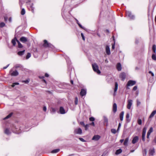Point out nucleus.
Returning a JSON list of instances; mask_svg holds the SVG:
<instances>
[{"mask_svg":"<svg viewBox=\"0 0 156 156\" xmlns=\"http://www.w3.org/2000/svg\"><path fill=\"white\" fill-rule=\"evenodd\" d=\"M10 75L12 76H16L19 75V73L16 70L13 71L11 69L9 72Z\"/></svg>","mask_w":156,"mask_h":156,"instance_id":"7ed1b4c3","label":"nucleus"},{"mask_svg":"<svg viewBox=\"0 0 156 156\" xmlns=\"http://www.w3.org/2000/svg\"><path fill=\"white\" fill-rule=\"evenodd\" d=\"M137 89V87L136 86H134L133 88V90H136Z\"/></svg>","mask_w":156,"mask_h":156,"instance_id":"864d4df0","label":"nucleus"},{"mask_svg":"<svg viewBox=\"0 0 156 156\" xmlns=\"http://www.w3.org/2000/svg\"><path fill=\"white\" fill-rule=\"evenodd\" d=\"M104 123H106V126H107L108 123V118L106 117L105 116H104Z\"/></svg>","mask_w":156,"mask_h":156,"instance_id":"aec40b11","label":"nucleus"},{"mask_svg":"<svg viewBox=\"0 0 156 156\" xmlns=\"http://www.w3.org/2000/svg\"><path fill=\"white\" fill-rule=\"evenodd\" d=\"M9 21L10 22H12V18L11 17H10L9 18Z\"/></svg>","mask_w":156,"mask_h":156,"instance_id":"052dcab7","label":"nucleus"},{"mask_svg":"<svg viewBox=\"0 0 156 156\" xmlns=\"http://www.w3.org/2000/svg\"><path fill=\"white\" fill-rule=\"evenodd\" d=\"M78 102V99L77 97H76L75 99V104L76 105L77 104Z\"/></svg>","mask_w":156,"mask_h":156,"instance_id":"58836bf2","label":"nucleus"},{"mask_svg":"<svg viewBox=\"0 0 156 156\" xmlns=\"http://www.w3.org/2000/svg\"><path fill=\"white\" fill-rule=\"evenodd\" d=\"M43 46L45 48H49L51 47L52 45L51 43H48L47 40H44Z\"/></svg>","mask_w":156,"mask_h":156,"instance_id":"f03ea898","label":"nucleus"},{"mask_svg":"<svg viewBox=\"0 0 156 156\" xmlns=\"http://www.w3.org/2000/svg\"><path fill=\"white\" fill-rule=\"evenodd\" d=\"M146 131V128H144L143 129L142 134V140L143 141H145V137Z\"/></svg>","mask_w":156,"mask_h":156,"instance_id":"423d86ee","label":"nucleus"},{"mask_svg":"<svg viewBox=\"0 0 156 156\" xmlns=\"http://www.w3.org/2000/svg\"><path fill=\"white\" fill-rule=\"evenodd\" d=\"M149 73L150 74H151L152 76H154V73L151 71H149Z\"/></svg>","mask_w":156,"mask_h":156,"instance_id":"3c124183","label":"nucleus"},{"mask_svg":"<svg viewBox=\"0 0 156 156\" xmlns=\"http://www.w3.org/2000/svg\"><path fill=\"white\" fill-rule=\"evenodd\" d=\"M9 66V64H8V65H7V66H5V67H4L3 68V69H6L8 66Z\"/></svg>","mask_w":156,"mask_h":156,"instance_id":"bf43d9fd","label":"nucleus"},{"mask_svg":"<svg viewBox=\"0 0 156 156\" xmlns=\"http://www.w3.org/2000/svg\"><path fill=\"white\" fill-rule=\"evenodd\" d=\"M138 123L139 125H141L142 123V121L140 119H139L138 120Z\"/></svg>","mask_w":156,"mask_h":156,"instance_id":"ea45409f","label":"nucleus"},{"mask_svg":"<svg viewBox=\"0 0 156 156\" xmlns=\"http://www.w3.org/2000/svg\"><path fill=\"white\" fill-rule=\"evenodd\" d=\"M115 43L114 42V44L112 45V48L113 49H114L115 48Z\"/></svg>","mask_w":156,"mask_h":156,"instance_id":"5fc2aeb1","label":"nucleus"},{"mask_svg":"<svg viewBox=\"0 0 156 156\" xmlns=\"http://www.w3.org/2000/svg\"><path fill=\"white\" fill-rule=\"evenodd\" d=\"M89 126V125L88 124L85 125V126H84V127L85 128V129L86 130H87V128Z\"/></svg>","mask_w":156,"mask_h":156,"instance_id":"37998d69","label":"nucleus"},{"mask_svg":"<svg viewBox=\"0 0 156 156\" xmlns=\"http://www.w3.org/2000/svg\"><path fill=\"white\" fill-rule=\"evenodd\" d=\"M25 13V10L24 9H23L21 11V13L22 15H24Z\"/></svg>","mask_w":156,"mask_h":156,"instance_id":"473e14b6","label":"nucleus"},{"mask_svg":"<svg viewBox=\"0 0 156 156\" xmlns=\"http://www.w3.org/2000/svg\"><path fill=\"white\" fill-rule=\"evenodd\" d=\"M80 124H81L82 125H83V126H85V124L83 122H80Z\"/></svg>","mask_w":156,"mask_h":156,"instance_id":"603ef678","label":"nucleus"},{"mask_svg":"<svg viewBox=\"0 0 156 156\" xmlns=\"http://www.w3.org/2000/svg\"><path fill=\"white\" fill-rule=\"evenodd\" d=\"M90 125H92L93 126H95L94 123V122H92L90 124Z\"/></svg>","mask_w":156,"mask_h":156,"instance_id":"13d9d810","label":"nucleus"},{"mask_svg":"<svg viewBox=\"0 0 156 156\" xmlns=\"http://www.w3.org/2000/svg\"><path fill=\"white\" fill-rule=\"evenodd\" d=\"M82 133V130L80 128L76 129L74 131V133L75 134H81Z\"/></svg>","mask_w":156,"mask_h":156,"instance_id":"39448f33","label":"nucleus"},{"mask_svg":"<svg viewBox=\"0 0 156 156\" xmlns=\"http://www.w3.org/2000/svg\"><path fill=\"white\" fill-rule=\"evenodd\" d=\"M153 131V128L152 127H151L147 132V138H149V136L150 135L151 133Z\"/></svg>","mask_w":156,"mask_h":156,"instance_id":"4468645a","label":"nucleus"},{"mask_svg":"<svg viewBox=\"0 0 156 156\" xmlns=\"http://www.w3.org/2000/svg\"><path fill=\"white\" fill-rule=\"evenodd\" d=\"M154 141L155 143H156V137L154 139Z\"/></svg>","mask_w":156,"mask_h":156,"instance_id":"69168bd1","label":"nucleus"},{"mask_svg":"<svg viewBox=\"0 0 156 156\" xmlns=\"http://www.w3.org/2000/svg\"><path fill=\"white\" fill-rule=\"evenodd\" d=\"M43 110L45 112L46 111V107H44L43 108Z\"/></svg>","mask_w":156,"mask_h":156,"instance_id":"4d7b16f0","label":"nucleus"},{"mask_svg":"<svg viewBox=\"0 0 156 156\" xmlns=\"http://www.w3.org/2000/svg\"><path fill=\"white\" fill-rule=\"evenodd\" d=\"M70 82L72 84H73V80H71L70 81Z\"/></svg>","mask_w":156,"mask_h":156,"instance_id":"338daca9","label":"nucleus"},{"mask_svg":"<svg viewBox=\"0 0 156 156\" xmlns=\"http://www.w3.org/2000/svg\"><path fill=\"white\" fill-rule=\"evenodd\" d=\"M20 40L23 43H25L27 41V39L25 37H22L20 39Z\"/></svg>","mask_w":156,"mask_h":156,"instance_id":"9b49d317","label":"nucleus"},{"mask_svg":"<svg viewBox=\"0 0 156 156\" xmlns=\"http://www.w3.org/2000/svg\"><path fill=\"white\" fill-rule=\"evenodd\" d=\"M136 102H137V106H138L140 104V103H141L140 102V101H139L138 100H137Z\"/></svg>","mask_w":156,"mask_h":156,"instance_id":"79ce46f5","label":"nucleus"},{"mask_svg":"<svg viewBox=\"0 0 156 156\" xmlns=\"http://www.w3.org/2000/svg\"><path fill=\"white\" fill-rule=\"evenodd\" d=\"M89 120L90 121H93L95 119L94 117H91L90 118Z\"/></svg>","mask_w":156,"mask_h":156,"instance_id":"a19ab883","label":"nucleus"},{"mask_svg":"<svg viewBox=\"0 0 156 156\" xmlns=\"http://www.w3.org/2000/svg\"><path fill=\"white\" fill-rule=\"evenodd\" d=\"M129 113H127L126 115V118L128 119L129 118Z\"/></svg>","mask_w":156,"mask_h":156,"instance_id":"8fccbe9b","label":"nucleus"},{"mask_svg":"<svg viewBox=\"0 0 156 156\" xmlns=\"http://www.w3.org/2000/svg\"><path fill=\"white\" fill-rule=\"evenodd\" d=\"M79 139L80 141L82 142H84L85 141V140L82 138H79Z\"/></svg>","mask_w":156,"mask_h":156,"instance_id":"de8ad7c7","label":"nucleus"},{"mask_svg":"<svg viewBox=\"0 0 156 156\" xmlns=\"http://www.w3.org/2000/svg\"><path fill=\"white\" fill-rule=\"evenodd\" d=\"M121 126V124L120 123H119L118 127V129H117L118 131L119 130V129L120 127Z\"/></svg>","mask_w":156,"mask_h":156,"instance_id":"6e6d98bb","label":"nucleus"},{"mask_svg":"<svg viewBox=\"0 0 156 156\" xmlns=\"http://www.w3.org/2000/svg\"><path fill=\"white\" fill-rule=\"evenodd\" d=\"M80 94L82 96L85 95L86 94V90L84 89H82Z\"/></svg>","mask_w":156,"mask_h":156,"instance_id":"ddd939ff","label":"nucleus"},{"mask_svg":"<svg viewBox=\"0 0 156 156\" xmlns=\"http://www.w3.org/2000/svg\"><path fill=\"white\" fill-rule=\"evenodd\" d=\"M126 15L128 17H129L131 19H133L134 18V16L132 15L131 12L128 11H126Z\"/></svg>","mask_w":156,"mask_h":156,"instance_id":"6e6552de","label":"nucleus"},{"mask_svg":"<svg viewBox=\"0 0 156 156\" xmlns=\"http://www.w3.org/2000/svg\"><path fill=\"white\" fill-rule=\"evenodd\" d=\"M139 140V137L138 136H136L134 137L132 141V143L134 144L137 142Z\"/></svg>","mask_w":156,"mask_h":156,"instance_id":"9d476101","label":"nucleus"},{"mask_svg":"<svg viewBox=\"0 0 156 156\" xmlns=\"http://www.w3.org/2000/svg\"><path fill=\"white\" fill-rule=\"evenodd\" d=\"M105 51L107 55H109L110 54L109 47L108 46H106L105 48Z\"/></svg>","mask_w":156,"mask_h":156,"instance_id":"2eb2a0df","label":"nucleus"},{"mask_svg":"<svg viewBox=\"0 0 156 156\" xmlns=\"http://www.w3.org/2000/svg\"><path fill=\"white\" fill-rule=\"evenodd\" d=\"M29 82V80H23L22 81L23 82L25 83H28Z\"/></svg>","mask_w":156,"mask_h":156,"instance_id":"c03bdc74","label":"nucleus"},{"mask_svg":"<svg viewBox=\"0 0 156 156\" xmlns=\"http://www.w3.org/2000/svg\"><path fill=\"white\" fill-rule=\"evenodd\" d=\"M136 82L135 81L130 80L128 81L127 85L128 86H132L135 84Z\"/></svg>","mask_w":156,"mask_h":156,"instance_id":"0eeeda50","label":"nucleus"},{"mask_svg":"<svg viewBox=\"0 0 156 156\" xmlns=\"http://www.w3.org/2000/svg\"><path fill=\"white\" fill-rule=\"evenodd\" d=\"M92 68L94 71L98 74H100L101 72L98 69V67L96 63H94L92 65Z\"/></svg>","mask_w":156,"mask_h":156,"instance_id":"f257e3e1","label":"nucleus"},{"mask_svg":"<svg viewBox=\"0 0 156 156\" xmlns=\"http://www.w3.org/2000/svg\"><path fill=\"white\" fill-rule=\"evenodd\" d=\"M117 105L116 103H115L113 105V110L114 112H115L117 111Z\"/></svg>","mask_w":156,"mask_h":156,"instance_id":"f3484780","label":"nucleus"},{"mask_svg":"<svg viewBox=\"0 0 156 156\" xmlns=\"http://www.w3.org/2000/svg\"><path fill=\"white\" fill-rule=\"evenodd\" d=\"M45 76L46 77H48L49 76L48 74L47 73H45Z\"/></svg>","mask_w":156,"mask_h":156,"instance_id":"e2e57ef3","label":"nucleus"},{"mask_svg":"<svg viewBox=\"0 0 156 156\" xmlns=\"http://www.w3.org/2000/svg\"><path fill=\"white\" fill-rule=\"evenodd\" d=\"M17 41L18 44V46L19 48H22L23 47L22 45L21 44V43L18 41L17 40Z\"/></svg>","mask_w":156,"mask_h":156,"instance_id":"c756f323","label":"nucleus"},{"mask_svg":"<svg viewBox=\"0 0 156 156\" xmlns=\"http://www.w3.org/2000/svg\"><path fill=\"white\" fill-rule=\"evenodd\" d=\"M31 56V54L30 53H28L26 56V58L27 59H28Z\"/></svg>","mask_w":156,"mask_h":156,"instance_id":"f704fd0d","label":"nucleus"},{"mask_svg":"<svg viewBox=\"0 0 156 156\" xmlns=\"http://www.w3.org/2000/svg\"><path fill=\"white\" fill-rule=\"evenodd\" d=\"M128 141H129V138H126L125 139V140L124 141V143H123L124 145L125 146H127V143L128 142Z\"/></svg>","mask_w":156,"mask_h":156,"instance_id":"5701e85b","label":"nucleus"},{"mask_svg":"<svg viewBox=\"0 0 156 156\" xmlns=\"http://www.w3.org/2000/svg\"><path fill=\"white\" fill-rule=\"evenodd\" d=\"M17 40L16 38H14V39H12V44L14 46L16 44V41H17Z\"/></svg>","mask_w":156,"mask_h":156,"instance_id":"bb28decb","label":"nucleus"},{"mask_svg":"<svg viewBox=\"0 0 156 156\" xmlns=\"http://www.w3.org/2000/svg\"><path fill=\"white\" fill-rule=\"evenodd\" d=\"M51 112L54 113L55 112V110L54 108H51Z\"/></svg>","mask_w":156,"mask_h":156,"instance_id":"a18cd8bd","label":"nucleus"},{"mask_svg":"<svg viewBox=\"0 0 156 156\" xmlns=\"http://www.w3.org/2000/svg\"><path fill=\"white\" fill-rule=\"evenodd\" d=\"M118 85L117 82L115 83V88L114 90V91L115 93V92L118 89Z\"/></svg>","mask_w":156,"mask_h":156,"instance_id":"b1692460","label":"nucleus"},{"mask_svg":"<svg viewBox=\"0 0 156 156\" xmlns=\"http://www.w3.org/2000/svg\"><path fill=\"white\" fill-rule=\"evenodd\" d=\"M60 150L59 149L53 150L51 152L52 153H55L58 152Z\"/></svg>","mask_w":156,"mask_h":156,"instance_id":"c85d7f7f","label":"nucleus"},{"mask_svg":"<svg viewBox=\"0 0 156 156\" xmlns=\"http://www.w3.org/2000/svg\"><path fill=\"white\" fill-rule=\"evenodd\" d=\"M60 113L62 114H63L65 113V111L64 109L62 107H60Z\"/></svg>","mask_w":156,"mask_h":156,"instance_id":"6ab92c4d","label":"nucleus"},{"mask_svg":"<svg viewBox=\"0 0 156 156\" xmlns=\"http://www.w3.org/2000/svg\"><path fill=\"white\" fill-rule=\"evenodd\" d=\"M156 113V110L153 111L150 115L149 118H151L154 116L155 114Z\"/></svg>","mask_w":156,"mask_h":156,"instance_id":"412c9836","label":"nucleus"},{"mask_svg":"<svg viewBox=\"0 0 156 156\" xmlns=\"http://www.w3.org/2000/svg\"><path fill=\"white\" fill-rule=\"evenodd\" d=\"M5 133L6 134H9L10 133V132L9 129H6L5 130Z\"/></svg>","mask_w":156,"mask_h":156,"instance_id":"393cba45","label":"nucleus"},{"mask_svg":"<svg viewBox=\"0 0 156 156\" xmlns=\"http://www.w3.org/2000/svg\"><path fill=\"white\" fill-rule=\"evenodd\" d=\"M76 21H77V23H78V24L79 26H80V27L81 28H82L83 29V27H82L81 25L80 24H79V23H78V21L76 20Z\"/></svg>","mask_w":156,"mask_h":156,"instance_id":"09e8293b","label":"nucleus"},{"mask_svg":"<svg viewBox=\"0 0 156 156\" xmlns=\"http://www.w3.org/2000/svg\"><path fill=\"white\" fill-rule=\"evenodd\" d=\"M111 131L112 133L114 134L116 132V130L115 129H111Z\"/></svg>","mask_w":156,"mask_h":156,"instance_id":"e433bc0d","label":"nucleus"},{"mask_svg":"<svg viewBox=\"0 0 156 156\" xmlns=\"http://www.w3.org/2000/svg\"><path fill=\"white\" fill-rule=\"evenodd\" d=\"M152 49L154 52L155 53L156 50V46L155 45H153L152 47Z\"/></svg>","mask_w":156,"mask_h":156,"instance_id":"2f4dec72","label":"nucleus"},{"mask_svg":"<svg viewBox=\"0 0 156 156\" xmlns=\"http://www.w3.org/2000/svg\"><path fill=\"white\" fill-rule=\"evenodd\" d=\"M25 51V50L21 51H20L18 52L17 54L21 56L24 54Z\"/></svg>","mask_w":156,"mask_h":156,"instance_id":"4be33fe9","label":"nucleus"},{"mask_svg":"<svg viewBox=\"0 0 156 156\" xmlns=\"http://www.w3.org/2000/svg\"><path fill=\"white\" fill-rule=\"evenodd\" d=\"M154 152V149H151L149 151V154L151 155H153Z\"/></svg>","mask_w":156,"mask_h":156,"instance_id":"a878e982","label":"nucleus"},{"mask_svg":"<svg viewBox=\"0 0 156 156\" xmlns=\"http://www.w3.org/2000/svg\"><path fill=\"white\" fill-rule=\"evenodd\" d=\"M105 62L106 63H108V61L107 59L105 60Z\"/></svg>","mask_w":156,"mask_h":156,"instance_id":"774afa93","label":"nucleus"},{"mask_svg":"<svg viewBox=\"0 0 156 156\" xmlns=\"http://www.w3.org/2000/svg\"><path fill=\"white\" fill-rule=\"evenodd\" d=\"M81 36L82 37L83 40V41H84L85 40V38H84V36L83 35V34L82 33H81Z\"/></svg>","mask_w":156,"mask_h":156,"instance_id":"49530a36","label":"nucleus"},{"mask_svg":"<svg viewBox=\"0 0 156 156\" xmlns=\"http://www.w3.org/2000/svg\"><path fill=\"white\" fill-rule=\"evenodd\" d=\"M12 113H10L7 116H6L5 118H4V119H8L12 115Z\"/></svg>","mask_w":156,"mask_h":156,"instance_id":"7c9ffc66","label":"nucleus"},{"mask_svg":"<svg viewBox=\"0 0 156 156\" xmlns=\"http://www.w3.org/2000/svg\"><path fill=\"white\" fill-rule=\"evenodd\" d=\"M122 152V150L121 149H119L116 151V152H115V154H118L120 153H121Z\"/></svg>","mask_w":156,"mask_h":156,"instance_id":"cd10ccee","label":"nucleus"},{"mask_svg":"<svg viewBox=\"0 0 156 156\" xmlns=\"http://www.w3.org/2000/svg\"><path fill=\"white\" fill-rule=\"evenodd\" d=\"M100 136L98 135H94L92 138V140L97 141L100 138Z\"/></svg>","mask_w":156,"mask_h":156,"instance_id":"f8f14e48","label":"nucleus"},{"mask_svg":"<svg viewBox=\"0 0 156 156\" xmlns=\"http://www.w3.org/2000/svg\"><path fill=\"white\" fill-rule=\"evenodd\" d=\"M5 25V23L3 22L1 23H0V27H2Z\"/></svg>","mask_w":156,"mask_h":156,"instance_id":"c9c22d12","label":"nucleus"},{"mask_svg":"<svg viewBox=\"0 0 156 156\" xmlns=\"http://www.w3.org/2000/svg\"><path fill=\"white\" fill-rule=\"evenodd\" d=\"M4 20L5 21H7V18L6 17H4Z\"/></svg>","mask_w":156,"mask_h":156,"instance_id":"680f3d73","label":"nucleus"},{"mask_svg":"<svg viewBox=\"0 0 156 156\" xmlns=\"http://www.w3.org/2000/svg\"><path fill=\"white\" fill-rule=\"evenodd\" d=\"M132 100H129L128 101V104L127 105V108L128 109H130L132 105Z\"/></svg>","mask_w":156,"mask_h":156,"instance_id":"1a4fd4ad","label":"nucleus"},{"mask_svg":"<svg viewBox=\"0 0 156 156\" xmlns=\"http://www.w3.org/2000/svg\"><path fill=\"white\" fill-rule=\"evenodd\" d=\"M124 114V112H122L120 114L119 117L121 121H122L123 119V115Z\"/></svg>","mask_w":156,"mask_h":156,"instance_id":"a211bd4d","label":"nucleus"},{"mask_svg":"<svg viewBox=\"0 0 156 156\" xmlns=\"http://www.w3.org/2000/svg\"><path fill=\"white\" fill-rule=\"evenodd\" d=\"M126 73L124 72L121 73L119 75V77L121 79V80L123 81L126 77Z\"/></svg>","mask_w":156,"mask_h":156,"instance_id":"20e7f679","label":"nucleus"},{"mask_svg":"<svg viewBox=\"0 0 156 156\" xmlns=\"http://www.w3.org/2000/svg\"><path fill=\"white\" fill-rule=\"evenodd\" d=\"M19 84V83H13L11 85L12 87H14L16 85H18Z\"/></svg>","mask_w":156,"mask_h":156,"instance_id":"4c0bfd02","label":"nucleus"},{"mask_svg":"<svg viewBox=\"0 0 156 156\" xmlns=\"http://www.w3.org/2000/svg\"><path fill=\"white\" fill-rule=\"evenodd\" d=\"M152 59L154 60H156V56L155 54H153L152 56Z\"/></svg>","mask_w":156,"mask_h":156,"instance_id":"72a5a7b5","label":"nucleus"},{"mask_svg":"<svg viewBox=\"0 0 156 156\" xmlns=\"http://www.w3.org/2000/svg\"><path fill=\"white\" fill-rule=\"evenodd\" d=\"M123 141H124V140L123 139H122V140H120V142L121 143H122L123 142Z\"/></svg>","mask_w":156,"mask_h":156,"instance_id":"0e129e2a","label":"nucleus"},{"mask_svg":"<svg viewBox=\"0 0 156 156\" xmlns=\"http://www.w3.org/2000/svg\"><path fill=\"white\" fill-rule=\"evenodd\" d=\"M116 68L119 71H120L121 70V65L120 63H117L116 66Z\"/></svg>","mask_w":156,"mask_h":156,"instance_id":"dca6fc26","label":"nucleus"}]
</instances>
